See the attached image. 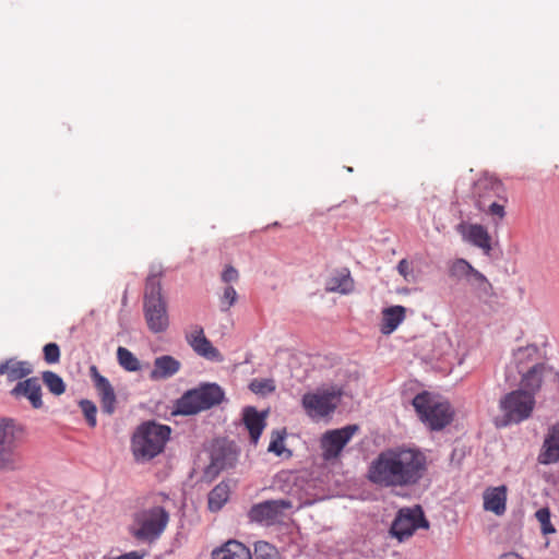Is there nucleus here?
Segmentation results:
<instances>
[{
    "label": "nucleus",
    "mask_w": 559,
    "mask_h": 559,
    "mask_svg": "<svg viewBox=\"0 0 559 559\" xmlns=\"http://www.w3.org/2000/svg\"><path fill=\"white\" fill-rule=\"evenodd\" d=\"M503 414L500 426L519 424L530 418L535 407V396L519 389L506 394L499 402Z\"/></svg>",
    "instance_id": "obj_8"
},
{
    "label": "nucleus",
    "mask_w": 559,
    "mask_h": 559,
    "mask_svg": "<svg viewBox=\"0 0 559 559\" xmlns=\"http://www.w3.org/2000/svg\"><path fill=\"white\" fill-rule=\"evenodd\" d=\"M41 379L52 394L59 396L66 392V384L62 378L56 372L49 370L44 371Z\"/></svg>",
    "instance_id": "obj_28"
},
{
    "label": "nucleus",
    "mask_w": 559,
    "mask_h": 559,
    "mask_svg": "<svg viewBox=\"0 0 559 559\" xmlns=\"http://www.w3.org/2000/svg\"><path fill=\"white\" fill-rule=\"evenodd\" d=\"M214 465H215V466H218V467H224L223 465H221V464L218 463L217 459H215V460H214Z\"/></svg>",
    "instance_id": "obj_45"
},
{
    "label": "nucleus",
    "mask_w": 559,
    "mask_h": 559,
    "mask_svg": "<svg viewBox=\"0 0 559 559\" xmlns=\"http://www.w3.org/2000/svg\"><path fill=\"white\" fill-rule=\"evenodd\" d=\"M503 183L493 176L484 175L474 185L473 195L479 211H486L487 204L496 199H504Z\"/></svg>",
    "instance_id": "obj_12"
},
{
    "label": "nucleus",
    "mask_w": 559,
    "mask_h": 559,
    "mask_svg": "<svg viewBox=\"0 0 559 559\" xmlns=\"http://www.w3.org/2000/svg\"><path fill=\"white\" fill-rule=\"evenodd\" d=\"M292 508L288 500H267L251 507L248 515L252 522L272 525L280 522L284 515V511Z\"/></svg>",
    "instance_id": "obj_13"
},
{
    "label": "nucleus",
    "mask_w": 559,
    "mask_h": 559,
    "mask_svg": "<svg viewBox=\"0 0 559 559\" xmlns=\"http://www.w3.org/2000/svg\"><path fill=\"white\" fill-rule=\"evenodd\" d=\"M406 309L403 306H392L382 311L381 332L391 334L404 321Z\"/></svg>",
    "instance_id": "obj_26"
},
{
    "label": "nucleus",
    "mask_w": 559,
    "mask_h": 559,
    "mask_svg": "<svg viewBox=\"0 0 559 559\" xmlns=\"http://www.w3.org/2000/svg\"><path fill=\"white\" fill-rule=\"evenodd\" d=\"M341 392L335 390H318L306 393L301 405L306 414L313 420L330 416L337 407Z\"/></svg>",
    "instance_id": "obj_10"
},
{
    "label": "nucleus",
    "mask_w": 559,
    "mask_h": 559,
    "mask_svg": "<svg viewBox=\"0 0 559 559\" xmlns=\"http://www.w3.org/2000/svg\"><path fill=\"white\" fill-rule=\"evenodd\" d=\"M249 388L255 394L266 395L275 390V384L270 379H254L249 384Z\"/></svg>",
    "instance_id": "obj_34"
},
{
    "label": "nucleus",
    "mask_w": 559,
    "mask_h": 559,
    "mask_svg": "<svg viewBox=\"0 0 559 559\" xmlns=\"http://www.w3.org/2000/svg\"><path fill=\"white\" fill-rule=\"evenodd\" d=\"M418 528H429V522L425 518L421 507L414 506L399 511L391 525L390 533L399 542H404L412 537Z\"/></svg>",
    "instance_id": "obj_9"
},
{
    "label": "nucleus",
    "mask_w": 559,
    "mask_h": 559,
    "mask_svg": "<svg viewBox=\"0 0 559 559\" xmlns=\"http://www.w3.org/2000/svg\"><path fill=\"white\" fill-rule=\"evenodd\" d=\"M117 359L127 371H138L141 368L139 359L126 347H118Z\"/></svg>",
    "instance_id": "obj_29"
},
{
    "label": "nucleus",
    "mask_w": 559,
    "mask_h": 559,
    "mask_svg": "<svg viewBox=\"0 0 559 559\" xmlns=\"http://www.w3.org/2000/svg\"><path fill=\"white\" fill-rule=\"evenodd\" d=\"M427 471V456L417 448L395 447L381 451L369 464L367 479L378 488L416 486Z\"/></svg>",
    "instance_id": "obj_1"
},
{
    "label": "nucleus",
    "mask_w": 559,
    "mask_h": 559,
    "mask_svg": "<svg viewBox=\"0 0 559 559\" xmlns=\"http://www.w3.org/2000/svg\"><path fill=\"white\" fill-rule=\"evenodd\" d=\"M254 558L255 559H280V552L267 542L259 540L254 544Z\"/></svg>",
    "instance_id": "obj_32"
},
{
    "label": "nucleus",
    "mask_w": 559,
    "mask_h": 559,
    "mask_svg": "<svg viewBox=\"0 0 559 559\" xmlns=\"http://www.w3.org/2000/svg\"><path fill=\"white\" fill-rule=\"evenodd\" d=\"M397 271L401 275L406 276L409 271V263L405 259L401 260L397 264Z\"/></svg>",
    "instance_id": "obj_43"
},
{
    "label": "nucleus",
    "mask_w": 559,
    "mask_h": 559,
    "mask_svg": "<svg viewBox=\"0 0 559 559\" xmlns=\"http://www.w3.org/2000/svg\"><path fill=\"white\" fill-rule=\"evenodd\" d=\"M181 368V362L170 355L156 357L150 372V379L154 381L168 379L175 376Z\"/></svg>",
    "instance_id": "obj_20"
},
{
    "label": "nucleus",
    "mask_w": 559,
    "mask_h": 559,
    "mask_svg": "<svg viewBox=\"0 0 559 559\" xmlns=\"http://www.w3.org/2000/svg\"><path fill=\"white\" fill-rule=\"evenodd\" d=\"M419 419L431 430H442L454 418L451 404L429 392L418 393L412 401Z\"/></svg>",
    "instance_id": "obj_4"
},
{
    "label": "nucleus",
    "mask_w": 559,
    "mask_h": 559,
    "mask_svg": "<svg viewBox=\"0 0 559 559\" xmlns=\"http://www.w3.org/2000/svg\"><path fill=\"white\" fill-rule=\"evenodd\" d=\"M500 200L501 199H496V200L490 201L487 204L486 211H484V212L493 217H497L498 219H502L506 215V212H504V204L499 203ZM502 200L506 201V198Z\"/></svg>",
    "instance_id": "obj_39"
},
{
    "label": "nucleus",
    "mask_w": 559,
    "mask_h": 559,
    "mask_svg": "<svg viewBox=\"0 0 559 559\" xmlns=\"http://www.w3.org/2000/svg\"><path fill=\"white\" fill-rule=\"evenodd\" d=\"M171 429L156 421L141 424L132 436L131 449L136 461L146 462L160 454L169 440Z\"/></svg>",
    "instance_id": "obj_3"
},
{
    "label": "nucleus",
    "mask_w": 559,
    "mask_h": 559,
    "mask_svg": "<svg viewBox=\"0 0 559 559\" xmlns=\"http://www.w3.org/2000/svg\"><path fill=\"white\" fill-rule=\"evenodd\" d=\"M144 558V554H140L139 551H130V552H127V554H123L121 556H117V557H110V558H103V559H143Z\"/></svg>",
    "instance_id": "obj_42"
},
{
    "label": "nucleus",
    "mask_w": 559,
    "mask_h": 559,
    "mask_svg": "<svg viewBox=\"0 0 559 559\" xmlns=\"http://www.w3.org/2000/svg\"><path fill=\"white\" fill-rule=\"evenodd\" d=\"M237 301V292L233 286H226L221 297L222 311H228Z\"/></svg>",
    "instance_id": "obj_37"
},
{
    "label": "nucleus",
    "mask_w": 559,
    "mask_h": 559,
    "mask_svg": "<svg viewBox=\"0 0 559 559\" xmlns=\"http://www.w3.org/2000/svg\"><path fill=\"white\" fill-rule=\"evenodd\" d=\"M44 359L47 364H57L60 360V348L56 343H48L43 348Z\"/></svg>",
    "instance_id": "obj_38"
},
{
    "label": "nucleus",
    "mask_w": 559,
    "mask_h": 559,
    "mask_svg": "<svg viewBox=\"0 0 559 559\" xmlns=\"http://www.w3.org/2000/svg\"><path fill=\"white\" fill-rule=\"evenodd\" d=\"M539 356V349L536 345L530 344L523 347H520L514 353V360L520 365H524L530 361H534Z\"/></svg>",
    "instance_id": "obj_31"
},
{
    "label": "nucleus",
    "mask_w": 559,
    "mask_h": 559,
    "mask_svg": "<svg viewBox=\"0 0 559 559\" xmlns=\"http://www.w3.org/2000/svg\"><path fill=\"white\" fill-rule=\"evenodd\" d=\"M143 310L147 328L152 333H162L168 329L167 306L162 295L160 278L156 274L146 278Z\"/></svg>",
    "instance_id": "obj_5"
},
{
    "label": "nucleus",
    "mask_w": 559,
    "mask_h": 559,
    "mask_svg": "<svg viewBox=\"0 0 559 559\" xmlns=\"http://www.w3.org/2000/svg\"><path fill=\"white\" fill-rule=\"evenodd\" d=\"M285 436H286V431L285 430L273 431L272 432L271 442H270L269 448H267L269 452H273L276 455H281L284 452V450H285V448H284Z\"/></svg>",
    "instance_id": "obj_36"
},
{
    "label": "nucleus",
    "mask_w": 559,
    "mask_h": 559,
    "mask_svg": "<svg viewBox=\"0 0 559 559\" xmlns=\"http://www.w3.org/2000/svg\"><path fill=\"white\" fill-rule=\"evenodd\" d=\"M90 374L99 396L102 411L108 415H112L116 409L117 402L112 385L107 378L98 372L96 366L90 367Z\"/></svg>",
    "instance_id": "obj_15"
},
{
    "label": "nucleus",
    "mask_w": 559,
    "mask_h": 559,
    "mask_svg": "<svg viewBox=\"0 0 559 559\" xmlns=\"http://www.w3.org/2000/svg\"><path fill=\"white\" fill-rule=\"evenodd\" d=\"M212 559H253L250 549L242 543L230 539L212 551Z\"/></svg>",
    "instance_id": "obj_21"
},
{
    "label": "nucleus",
    "mask_w": 559,
    "mask_h": 559,
    "mask_svg": "<svg viewBox=\"0 0 559 559\" xmlns=\"http://www.w3.org/2000/svg\"><path fill=\"white\" fill-rule=\"evenodd\" d=\"M131 518L129 533L138 540L150 543L160 537L169 522L168 511L151 499H146Z\"/></svg>",
    "instance_id": "obj_2"
},
{
    "label": "nucleus",
    "mask_w": 559,
    "mask_h": 559,
    "mask_svg": "<svg viewBox=\"0 0 559 559\" xmlns=\"http://www.w3.org/2000/svg\"><path fill=\"white\" fill-rule=\"evenodd\" d=\"M537 461L542 465H551L559 462V423L548 427Z\"/></svg>",
    "instance_id": "obj_17"
},
{
    "label": "nucleus",
    "mask_w": 559,
    "mask_h": 559,
    "mask_svg": "<svg viewBox=\"0 0 559 559\" xmlns=\"http://www.w3.org/2000/svg\"><path fill=\"white\" fill-rule=\"evenodd\" d=\"M187 343L199 355L209 360L222 361V354L215 348L204 335L203 328L194 325L190 332L186 334Z\"/></svg>",
    "instance_id": "obj_16"
},
{
    "label": "nucleus",
    "mask_w": 559,
    "mask_h": 559,
    "mask_svg": "<svg viewBox=\"0 0 559 559\" xmlns=\"http://www.w3.org/2000/svg\"><path fill=\"white\" fill-rule=\"evenodd\" d=\"M460 228L465 240L471 242L473 246L480 248L487 254L491 251V237L483 225H461Z\"/></svg>",
    "instance_id": "obj_19"
},
{
    "label": "nucleus",
    "mask_w": 559,
    "mask_h": 559,
    "mask_svg": "<svg viewBox=\"0 0 559 559\" xmlns=\"http://www.w3.org/2000/svg\"><path fill=\"white\" fill-rule=\"evenodd\" d=\"M473 265L465 259H455L449 265V276L455 280L468 278Z\"/></svg>",
    "instance_id": "obj_30"
},
{
    "label": "nucleus",
    "mask_w": 559,
    "mask_h": 559,
    "mask_svg": "<svg viewBox=\"0 0 559 559\" xmlns=\"http://www.w3.org/2000/svg\"><path fill=\"white\" fill-rule=\"evenodd\" d=\"M499 559H524L519 554L510 551L507 554H503L499 557Z\"/></svg>",
    "instance_id": "obj_44"
},
{
    "label": "nucleus",
    "mask_w": 559,
    "mask_h": 559,
    "mask_svg": "<svg viewBox=\"0 0 559 559\" xmlns=\"http://www.w3.org/2000/svg\"><path fill=\"white\" fill-rule=\"evenodd\" d=\"M10 395L16 401L25 399L34 409L44 406L43 389L37 377L26 378L17 382L10 391Z\"/></svg>",
    "instance_id": "obj_14"
},
{
    "label": "nucleus",
    "mask_w": 559,
    "mask_h": 559,
    "mask_svg": "<svg viewBox=\"0 0 559 559\" xmlns=\"http://www.w3.org/2000/svg\"><path fill=\"white\" fill-rule=\"evenodd\" d=\"M242 419L250 433L252 443L257 444L265 427V415L263 413H259L254 407L249 406L243 409Z\"/></svg>",
    "instance_id": "obj_23"
},
{
    "label": "nucleus",
    "mask_w": 559,
    "mask_h": 559,
    "mask_svg": "<svg viewBox=\"0 0 559 559\" xmlns=\"http://www.w3.org/2000/svg\"><path fill=\"white\" fill-rule=\"evenodd\" d=\"M22 429L12 418H0V472L10 473L23 468L24 457L19 448Z\"/></svg>",
    "instance_id": "obj_6"
},
{
    "label": "nucleus",
    "mask_w": 559,
    "mask_h": 559,
    "mask_svg": "<svg viewBox=\"0 0 559 559\" xmlns=\"http://www.w3.org/2000/svg\"><path fill=\"white\" fill-rule=\"evenodd\" d=\"M353 289L354 281L347 269L337 271L325 283V290L330 293L349 294Z\"/></svg>",
    "instance_id": "obj_25"
},
{
    "label": "nucleus",
    "mask_w": 559,
    "mask_h": 559,
    "mask_svg": "<svg viewBox=\"0 0 559 559\" xmlns=\"http://www.w3.org/2000/svg\"><path fill=\"white\" fill-rule=\"evenodd\" d=\"M238 280H239L238 271L234 266L227 265L222 273V281L224 283L228 284V283L237 282Z\"/></svg>",
    "instance_id": "obj_40"
},
{
    "label": "nucleus",
    "mask_w": 559,
    "mask_h": 559,
    "mask_svg": "<svg viewBox=\"0 0 559 559\" xmlns=\"http://www.w3.org/2000/svg\"><path fill=\"white\" fill-rule=\"evenodd\" d=\"M357 430L358 426L348 425L323 433L320 440V447L322 449V457L324 461L337 459Z\"/></svg>",
    "instance_id": "obj_11"
},
{
    "label": "nucleus",
    "mask_w": 559,
    "mask_h": 559,
    "mask_svg": "<svg viewBox=\"0 0 559 559\" xmlns=\"http://www.w3.org/2000/svg\"><path fill=\"white\" fill-rule=\"evenodd\" d=\"M225 397L223 389L216 383H203L187 391L176 403V413L194 415L219 405Z\"/></svg>",
    "instance_id": "obj_7"
},
{
    "label": "nucleus",
    "mask_w": 559,
    "mask_h": 559,
    "mask_svg": "<svg viewBox=\"0 0 559 559\" xmlns=\"http://www.w3.org/2000/svg\"><path fill=\"white\" fill-rule=\"evenodd\" d=\"M546 370L547 366L545 364H535L531 367L521 378L522 390L535 396L542 388Z\"/></svg>",
    "instance_id": "obj_24"
},
{
    "label": "nucleus",
    "mask_w": 559,
    "mask_h": 559,
    "mask_svg": "<svg viewBox=\"0 0 559 559\" xmlns=\"http://www.w3.org/2000/svg\"><path fill=\"white\" fill-rule=\"evenodd\" d=\"M230 493L228 483L221 481L209 493V508L211 511H218L227 502Z\"/></svg>",
    "instance_id": "obj_27"
},
{
    "label": "nucleus",
    "mask_w": 559,
    "mask_h": 559,
    "mask_svg": "<svg viewBox=\"0 0 559 559\" xmlns=\"http://www.w3.org/2000/svg\"><path fill=\"white\" fill-rule=\"evenodd\" d=\"M469 277H473L476 283H478L479 286L485 285L487 287H491L490 283L488 282L487 277L480 273L478 270H476L473 266V271L469 274Z\"/></svg>",
    "instance_id": "obj_41"
},
{
    "label": "nucleus",
    "mask_w": 559,
    "mask_h": 559,
    "mask_svg": "<svg viewBox=\"0 0 559 559\" xmlns=\"http://www.w3.org/2000/svg\"><path fill=\"white\" fill-rule=\"evenodd\" d=\"M535 518L540 524V530L544 535L554 534L556 532L550 522V511L548 508H540L536 511Z\"/></svg>",
    "instance_id": "obj_33"
},
{
    "label": "nucleus",
    "mask_w": 559,
    "mask_h": 559,
    "mask_svg": "<svg viewBox=\"0 0 559 559\" xmlns=\"http://www.w3.org/2000/svg\"><path fill=\"white\" fill-rule=\"evenodd\" d=\"M34 371L33 366L28 361L9 358L0 364V374L4 376L10 383L23 381Z\"/></svg>",
    "instance_id": "obj_18"
},
{
    "label": "nucleus",
    "mask_w": 559,
    "mask_h": 559,
    "mask_svg": "<svg viewBox=\"0 0 559 559\" xmlns=\"http://www.w3.org/2000/svg\"><path fill=\"white\" fill-rule=\"evenodd\" d=\"M507 503V487L499 486L488 488L484 492V509L491 511L497 515H502L506 512Z\"/></svg>",
    "instance_id": "obj_22"
},
{
    "label": "nucleus",
    "mask_w": 559,
    "mask_h": 559,
    "mask_svg": "<svg viewBox=\"0 0 559 559\" xmlns=\"http://www.w3.org/2000/svg\"><path fill=\"white\" fill-rule=\"evenodd\" d=\"M80 408L88 424L90 427L94 428L97 424V420H96V413H97V408H96V405L90 401V400H81L80 403Z\"/></svg>",
    "instance_id": "obj_35"
}]
</instances>
